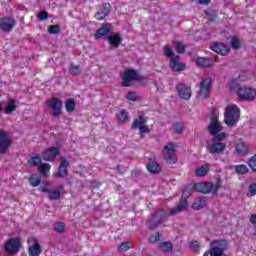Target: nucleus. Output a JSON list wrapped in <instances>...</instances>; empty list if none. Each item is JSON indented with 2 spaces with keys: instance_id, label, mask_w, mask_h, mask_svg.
<instances>
[{
  "instance_id": "f8f14e48",
  "label": "nucleus",
  "mask_w": 256,
  "mask_h": 256,
  "mask_svg": "<svg viewBox=\"0 0 256 256\" xmlns=\"http://www.w3.org/2000/svg\"><path fill=\"white\" fill-rule=\"evenodd\" d=\"M60 164L57 171L54 173L56 179H67L69 175V161L65 157H60Z\"/></svg>"
},
{
  "instance_id": "bb28decb",
  "label": "nucleus",
  "mask_w": 256,
  "mask_h": 256,
  "mask_svg": "<svg viewBox=\"0 0 256 256\" xmlns=\"http://www.w3.org/2000/svg\"><path fill=\"white\" fill-rule=\"evenodd\" d=\"M209 171H211V166L208 163H205L196 168L195 175L196 177H205L206 175H209Z\"/></svg>"
},
{
  "instance_id": "393cba45",
  "label": "nucleus",
  "mask_w": 256,
  "mask_h": 256,
  "mask_svg": "<svg viewBox=\"0 0 256 256\" xmlns=\"http://www.w3.org/2000/svg\"><path fill=\"white\" fill-rule=\"evenodd\" d=\"M185 209H187V198H181L179 204L170 210V215H177V213H181Z\"/></svg>"
},
{
  "instance_id": "4c0bfd02",
  "label": "nucleus",
  "mask_w": 256,
  "mask_h": 256,
  "mask_svg": "<svg viewBox=\"0 0 256 256\" xmlns=\"http://www.w3.org/2000/svg\"><path fill=\"white\" fill-rule=\"evenodd\" d=\"M83 71V68L79 65H72L69 68V73L70 75H79Z\"/></svg>"
},
{
  "instance_id": "f3484780",
  "label": "nucleus",
  "mask_w": 256,
  "mask_h": 256,
  "mask_svg": "<svg viewBox=\"0 0 256 256\" xmlns=\"http://www.w3.org/2000/svg\"><path fill=\"white\" fill-rule=\"evenodd\" d=\"M59 153H60L59 147L51 146L48 149L43 151L42 159L44 161H48L49 163H53V161L57 159V155H59Z\"/></svg>"
},
{
  "instance_id": "8fccbe9b",
  "label": "nucleus",
  "mask_w": 256,
  "mask_h": 256,
  "mask_svg": "<svg viewBox=\"0 0 256 256\" xmlns=\"http://www.w3.org/2000/svg\"><path fill=\"white\" fill-rule=\"evenodd\" d=\"M118 251L120 253H123L125 251H129V242H124V243L120 244L119 247H118Z\"/></svg>"
},
{
  "instance_id": "c9c22d12",
  "label": "nucleus",
  "mask_w": 256,
  "mask_h": 256,
  "mask_svg": "<svg viewBox=\"0 0 256 256\" xmlns=\"http://www.w3.org/2000/svg\"><path fill=\"white\" fill-rule=\"evenodd\" d=\"M48 33L50 35H57V33H61V26L58 24L48 26Z\"/></svg>"
},
{
  "instance_id": "a18cd8bd",
  "label": "nucleus",
  "mask_w": 256,
  "mask_h": 256,
  "mask_svg": "<svg viewBox=\"0 0 256 256\" xmlns=\"http://www.w3.org/2000/svg\"><path fill=\"white\" fill-rule=\"evenodd\" d=\"M225 137H227V134H225L224 132L221 133H217L214 135L212 141H216L218 143H221V141H223V139H225Z\"/></svg>"
},
{
  "instance_id": "de8ad7c7",
  "label": "nucleus",
  "mask_w": 256,
  "mask_h": 256,
  "mask_svg": "<svg viewBox=\"0 0 256 256\" xmlns=\"http://www.w3.org/2000/svg\"><path fill=\"white\" fill-rule=\"evenodd\" d=\"M209 58L199 57L196 59V65H209Z\"/></svg>"
},
{
  "instance_id": "72a5a7b5",
  "label": "nucleus",
  "mask_w": 256,
  "mask_h": 256,
  "mask_svg": "<svg viewBox=\"0 0 256 256\" xmlns=\"http://www.w3.org/2000/svg\"><path fill=\"white\" fill-rule=\"evenodd\" d=\"M65 229H67V226L63 222H56L54 224V231H56V233L63 234L65 233Z\"/></svg>"
},
{
  "instance_id": "4468645a",
  "label": "nucleus",
  "mask_w": 256,
  "mask_h": 256,
  "mask_svg": "<svg viewBox=\"0 0 256 256\" xmlns=\"http://www.w3.org/2000/svg\"><path fill=\"white\" fill-rule=\"evenodd\" d=\"M27 243L30 245L28 247L29 256H40L41 253H43V247H41L37 238L30 237L28 238Z\"/></svg>"
},
{
  "instance_id": "39448f33",
  "label": "nucleus",
  "mask_w": 256,
  "mask_h": 256,
  "mask_svg": "<svg viewBox=\"0 0 256 256\" xmlns=\"http://www.w3.org/2000/svg\"><path fill=\"white\" fill-rule=\"evenodd\" d=\"M167 219V212L164 209H159L152 214L151 219L147 220L146 225L150 231H153L154 229H157L161 223H165Z\"/></svg>"
},
{
  "instance_id": "4be33fe9",
  "label": "nucleus",
  "mask_w": 256,
  "mask_h": 256,
  "mask_svg": "<svg viewBox=\"0 0 256 256\" xmlns=\"http://www.w3.org/2000/svg\"><path fill=\"white\" fill-rule=\"evenodd\" d=\"M227 149V144L222 142L213 141L212 145L208 146V153L211 155L223 153Z\"/></svg>"
},
{
  "instance_id": "9b49d317",
  "label": "nucleus",
  "mask_w": 256,
  "mask_h": 256,
  "mask_svg": "<svg viewBox=\"0 0 256 256\" xmlns=\"http://www.w3.org/2000/svg\"><path fill=\"white\" fill-rule=\"evenodd\" d=\"M13 144L9 132L0 128V155H6L9 152V147Z\"/></svg>"
},
{
  "instance_id": "e433bc0d",
  "label": "nucleus",
  "mask_w": 256,
  "mask_h": 256,
  "mask_svg": "<svg viewBox=\"0 0 256 256\" xmlns=\"http://www.w3.org/2000/svg\"><path fill=\"white\" fill-rule=\"evenodd\" d=\"M175 48H176L177 53H179V55H183V53H185L186 46H185V44H183L182 41H177L175 43Z\"/></svg>"
},
{
  "instance_id": "aec40b11",
  "label": "nucleus",
  "mask_w": 256,
  "mask_h": 256,
  "mask_svg": "<svg viewBox=\"0 0 256 256\" xmlns=\"http://www.w3.org/2000/svg\"><path fill=\"white\" fill-rule=\"evenodd\" d=\"M111 31H113L112 23L102 24V26L94 34V39H101L103 37H107V35H111Z\"/></svg>"
},
{
  "instance_id": "6ab92c4d",
  "label": "nucleus",
  "mask_w": 256,
  "mask_h": 256,
  "mask_svg": "<svg viewBox=\"0 0 256 256\" xmlns=\"http://www.w3.org/2000/svg\"><path fill=\"white\" fill-rule=\"evenodd\" d=\"M176 91L180 99H184V101H189V99H191V95H193V92L191 91V87H187L183 83H180L176 86Z\"/></svg>"
},
{
  "instance_id": "5701e85b",
  "label": "nucleus",
  "mask_w": 256,
  "mask_h": 256,
  "mask_svg": "<svg viewBox=\"0 0 256 256\" xmlns=\"http://www.w3.org/2000/svg\"><path fill=\"white\" fill-rule=\"evenodd\" d=\"M222 130L223 127L221 126V123H219V120L217 118H212L208 126L210 135H217V133H221Z\"/></svg>"
},
{
  "instance_id": "3c124183",
  "label": "nucleus",
  "mask_w": 256,
  "mask_h": 256,
  "mask_svg": "<svg viewBox=\"0 0 256 256\" xmlns=\"http://www.w3.org/2000/svg\"><path fill=\"white\" fill-rule=\"evenodd\" d=\"M38 19L40 21H45V19H49V13H47V11H41L38 14Z\"/></svg>"
},
{
  "instance_id": "c756f323",
  "label": "nucleus",
  "mask_w": 256,
  "mask_h": 256,
  "mask_svg": "<svg viewBox=\"0 0 256 256\" xmlns=\"http://www.w3.org/2000/svg\"><path fill=\"white\" fill-rule=\"evenodd\" d=\"M16 110H17V102L15 101V99L8 100L6 107L4 109L5 115H11Z\"/></svg>"
},
{
  "instance_id": "ea45409f",
  "label": "nucleus",
  "mask_w": 256,
  "mask_h": 256,
  "mask_svg": "<svg viewBox=\"0 0 256 256\" xmlns=\"http://www.w3.org/2000/svg\"><path fill=\"white\" fill-rule=\"evenodd\" d=\"M29 183L32 187H39L41 185V178H37L34 175L29 177Z\"/></svg>"
},
{
  "instance_id": "13d9d810",
  "label": "nucleus",
  "mask_w": 256,
  "mask_h": 256,
  "mask_svg": "<svg viewBox=\"0 0 256 256\" xmlns=\"http://www.w3.org/2000/svg\"><path fill=\"white\" fill-rule=\"evenodd\" d=\"M206 15L209 18V21H211L212 23H215L217 19V14H211L209 12H206Z\"/></svg>"
},
{
  "instance_id": "79ce46f5",
  "label": "nucleus",
  "mask_w": 256,
  "mask_h": 256,
  "mask_svg": "<svg viewBox=\"0 0 256 256\" xmlns=\"http://www.w3.org/2000/svg\"><path fill=\"white\" fill-rule=\"evenodd\" d=\"M183 130H184L183 122H176L174 124V131L175 133H177V135H181L183 133Z\"/></svg>"
},
{
  "instance_id": "0e129e2a",
  "label": "nucleus",
  "mask_w": 256,
  "mask_h": 256,
  "mask_svg": "<svg viewBox=\"0 0 256 256\" xmlns=\"http://www.w3.org/2000/svg\"><path fill=\"white\" fill-rule=\"evenodd\" d=\"M117 171H121L122 173H125V166H123V165H118V166H117Z\"/></svg>"
},
{
  "instance_id": "2f4dec72",
  "label": "nucleus",
  "mask_w": 256,
  "mask_h": 256,
  "mask_svg": "<svg viewBox=\"0 0 256 256\" xmlns=\"http://www.w3.org/2000/svg\"><path fill=\"white\" fill-rule=\"evenodd\" d=\"M38 169H39V173L41 175H43L44 177H46L47 173H49V171H51V164L42 163V164H40V166H38Z\"/></svg>"
},
{
  "instance_id": "c03bdc74",
  "label": "nucleus",
  "mask_w": 256,
  "mask_h": 256,
  "mask_svg": "<svg viewBox=\"0 0 256 256\" xmlns=\"http://www.w3.org/2000/svg\"><path fill=\"white\" fill-rule=\"evenodd\" d=\"M125 99H127L128 101H137V93L135 91H129L126 95H125Z\"/></svg>"
},
{
  "instance_id": "603ef678",
  "label": "nucleus",
  "mask_w": 256,
  "mask_h": 256,
  "mask_svg": "<svg viewBox=\"0 0 256 256\" xmlns=\"http://www.w3.org/2000/svg\"><path fill=\"white\" fill-rule=\"evenodd\" d=\"M236 150L238 153H246L247 152V146H245L244 143H240L236 146Z\"/></svg>"
},
{
  "instance_id": "680f3d73",
  "label": "nucleus",
  "mask_w": 256,
  "mask_h": 256,
  "mask_svg": "<svg viewBox=\"0 0 256 256\" xmlns=\"http://www.w3.org/2000/svg\"><path fill=\"white\" fill-rule=\"evenodd\" d=\"M250 223H252V225H256V213L250 215Z\"/></svg>"
},
{
  "instance_id": "a211bd4d",
  "label": "nucleus",
  "mask_w": 256,
  "mask_h": 256,
  "mask_svg": "<svg viewBox=\"0 0 256 256\" xmlns=\"http://www.w3.org/2000/svg\"><path fill=\"white\" fill-rule=\"evenodd\" d=\"M40 190L42 193H48V198L50 201H57L61 199V191L51 188L47 183L44 186H41Z\"/></svg>"
},
{
  "instance_id": "c85d7f7f",
  "label": "nucleus",
  "mask_w": 256,
  "mask_h": 256,
  "mask_svg": "<svg viewBox=\"0 0 256 256\" xmlns=\"http://www.w3.org/2000/svg\"><path fill=\"white\" fill-rule=\"evenodd\" d=\"M123 41V38L121 37V34L116 33L114 35H110L108 37V43L111 45V47H119Z\"/></svg>"
},
{
  "instance_id": "6e6552de",
  "label": "nucleus",
  "mask_w": 256,
  "mask_h": 256,
  "mask_svg": "<svg viewBox=\"0 0 256 256\" xmlns=\"http://www.w3.org/2000/svg\"><path fill=\"white\" fill-rule=\"evenodd\" d=\"M176 147L177 145L175 142H168L167 145L162 149V155L168 165H175V163L179 161L177 154H175Z\"/></svg>"
},
{
  "instance_id": "473e14b6",
  "label": "nucleus",
  "mask_w": 256,
  "mask_h": 256,
  "mask_svg": "<svg viewBox=\"0 0 256 256\" xmlns=\"http://www.w3.org/2000/svg\"><path fill=\"white\" fill-rule=\"evenodd\" d=\"M235 171L238 175H247L249 167H247L245 164H239L235 166Z\"/></svg>"
},
{
  "instance_id": "49530a36",
  "label": "nucleus",
  "mask_w": 256,
  "mask_h": 256,
  "mask_svg": "<svg viewBox=\"0 0 256 256\" xmlns=\"http://www.w3.org/2000/svg\"><path fill=\"white\" fill-rule=\"evenodd\" d=\"M157 241H161V233L159 232H156L149 238V243H157Z\"/></svg>"
},
{
  "instance_id": "9d476101",
  "label": "nucleus",
  "mask_w": 256,
  "mask_h": 256,
  "mask_svg": "<svg viewBox=\"0 0 256 256\" xmlns=\"http://www.w3.org/2000/svg\"><path fill=\"white\" fill-rule=\"evenodd\" d=\"M211 87H213V78L205 77L199 84L198 97L199 99H207L209 93H211Z\"/></svg>"
},
{
  "instance_id": "7ed1b4c3",
  "label": "nucleus",
  "mask_w": 256,
  "mask_h": 256,
  "mask_svg": "<svg viewBox=\"0 0 256 256\" xmlns=\"http://www.w3.org/2000/svg\"><path fill=\"white\" fill-rule=\"evenodd\" d=\"M223 187V181L218 179L215 182L204 181L198 182L193 185V190L198 193H203V195H209V193H213V195H219V189Z\"/></svg>"
},
{
  "instance_id": "f257e3e1",
  "label": "nucleus",
  "mask_w": 256,
  "mask_h": 256,
  "mask_svg": "<svg viewBox=\"0 0 256 256\" xmlns=\"http://www.w3.org/2000/svg\"><path fill=\"white\" fill-rule=\"evenodd\" d=\"M243 75H239L238 78H233L230 83V89L236 91L240 101H255L256 90L251 87H239V81H245Z\"/></svg>"
},
{
  "instance_id": "f704fd0d",
  "label": "nucleus",
  "mask_w": 256,
  "mask_h": 256,
  "mask_svg": "<svg viewBox=\"0 0 256 256\" xmlns=\"http://www.w3.org/2000/svg\"><path fill=\"white\" fill-rule=\"evenodd\" d=\"M127 119H129V112L127 110H121L118 114V121L120 123H127Z\"/></svg>"
},
{
  "instance_id": "09e8293b",
  "label": "nucleus",
  "mask_w": 256,
  "mask_h": 256,
  "mask_svg": "<svg viewBox=\"0 0 256 256\" xmlns=\"http://www.w3.org/2000/svg\"><path fill=\"white\" fill-rule=\"evenodd\" d=\"M170 67L174 72L185 71L187 69V65H171Z\"/></svg>"
},
{
  "instance_id": "1a4fd4ad",
  "label": "nucleus",
  "mask_w": 256,
  "mask_h": 256,
  "mask_svg": "<svg viewBox=\"0 0 256 256\" xmlns=\"http://www.w3.org/2000/svg\"><path fill=\"white\" fill-rule=\"evenodd\" d=\"M3 251L9 255H17L21 251V238L13 237L6 240L3 245Z\"/></svg>"
},
{
  "instance_id": "b1692460",
  "label": "nucleus",
  "mask_w": 256,
  "mask_h": 256,
  "mask_svg": "<svg viewBox=\"0 0 256 256\" xmlns=\"http://www.w3.org/2000/svg\"><path fill=\"white\" fill-rule=\"evenodd\" d=\"M146 169L147 171H149V173L157 174V173H161V170L163 168L161 167V164H159L153 158H149L148 164L146 165Z\"/></svg>"
},
{
  "instance_id": "864d4df0",
  "label": "nucleus",
  "mask_w": 256,
  "mask_h": 256,
  "mask_svg": "<svg viewBox=\"0 0 256 256\" xmlns=\"http://www.w3.org/2000/svg\"><path fill=\"white\" fill-rule=\"evenodd\" d=\"M248 191L250 193V197H255L256 195V183L250 184Z\"/></svg>"
},
{
  "instance_id": "58836bf2",
  "label": "nucleus",
  "mask_w": 256,
  "mask_h": 256,
  "mask_svg": "<svg viewBox=\"0 0 256 256\" xmlns=\"http://www.w3.org/2000/svg\"><path fill=\"white\" fill-rule=\"evenodd\" d=\"M248 167L249 169H251V171H254V173H256V154L249 158Z\"/></svg>"
},
{
  "instance_id": "bf43d9fd",
  "label": "nucleus",
  "mask_w": 256,
  "mask_h": 256,
  "mask_svg": "<svg viewBox=\"0 0 256 256\" xmlns=\"http://www.w3.org/2000/svg\"><path fill=\"white\" fill-rule=\"evenodd\" d=\"M91 187H92V189H99V187H101V182H99L97 180H92Z\"/></svg>"
},
{
  "instance_id": "a19ab883",
  "label": "nucleus",
  "mask_w": 256,
  "mask_h": 256,
  "mask_svg": "<svg viewBox=\"0 0 256 256\" xmlns=\"http://www.w3.org/2000/svg\"><path fill=\"white\" fill-rule=\"evenodd\" d=\"M231 47L234 50L241 49V41H239L235 36L231 39Z\"/></svg>"
},
{
  "instance_id": "20e7f679",
  "label": "nucleus",
  "mask_w": 256,
  "mask_h": 256,
  "mask_svg": "<svg viewBox=\"0 0 256 256\" xmlns=\"http://www.w3.org/2000/svg\"><path fill=\"white\" fill-rule=\"evenodd\" d=\"M239 119H241V109L238 105H229L225 108L224 123L228 127H235L239 123Z\"/></svg>"
},
{
  "instance_id": "7c9ffc66",
  "label": "nucleus",
  "mask_w": 256,
  "mask_h": 256,
  "mask_svg": "<svg viewBox=\"0 0 256 256\" xmlns=\"http://www.w3.org/2000/svg\"><path fill=\"white\" fill-rule=\"evenodd\" d=\"M76 106H77V103L73 98L67 99L65 102V109L68 113H72V111H75Z\"/></svg>"
},
{
  "instance_id": "0eeeda50",
  "label": "nucleus",
  "mask_w": 256,
  "mask_h": 256,
  "mask_svg": "<svg viewBox=\"0 0 256 256\" xmlns=\"http://www.w3.org/2000/svg\"><path fill=\"white\" fill-rule=\"evenodd\" d=\"M229 249V242L226 239L213 240L210 243V256H223Z\"/></svg>"
},
{
  "instance_id": "4d7b16f0",
  "label": "nucleus",
  "mask_w": 256,
  "mask_h": 256,
  "mask_svg": "<svg viewBox=\"0 0 256 256\" xmlns=\"http://www.w3.org/2000/svg\"><path fill=\"white\" fill-rule=\"evenodd\" d=\"M199 247H201V245L199 244V241L194 240L190 243V249H199Z\"/></svg>"
},
{
  "instance_id": "e2e57ef3",
  "label": "nucleus",
  "mask_w": 256,
  "mask_h": 256,
  "mask_svg": "<svg viewBox=\"0 0 256 256\" xmlns=\"http://www.w3.org/2000/svg\"><path fill=\"white\" fill-rule=\"evenodd\" d=\"M211 3V0H199L200 5H209Z\"/></svg>"
},
{
  "instance_id": "dca6fc26",
  "label": "nucleus",
  "mask_w": 256,
  "mask_h": 256,
  "mask_svg": "<svg viewBox=\"0 0 256 256\" xmlns=\"http://www.w3.org/2000/svg\"><path fill=\"white\" fill-rule=\"evenodd\" d=\"M210 49L211 51H214V53H217L218 55H222L223 57L231 53V48L222 42H212L210 44Z\"/></svg>"
},
{
  "instance_id": "f03ea898",
  "label": "nucleus",
  "mask_w": 256,
  "mask_h": 256,
  "mask_svg": "<svg viewBox=\"0 0 256 256\" xmlns=\"http://www.w3.org/2000/svg\"><path fill=\"white\" fill-rule=\"evenodd\" d=\"M121 87H133V81L140 85H147V77L140 75L138 70L127 69L121 75Z\"/></svg>"
},
{
  "instance_id": "ddd939ff",
  "label": "nucleus",
  "mask_w": 256,
  "mask_h": 256,
  "mask_svg": "<svg viewBox=\"0 0 256 256\" xmlns=\"http://www.w3.org/2000/svg\"><path fill=\"white\" fill-rule=\"evenodd\" d=\"M48 107L52 109L53 117H61L63 114V101L57 97H52L48 101Z\"/></svg>"
},
{
  "instance_id": "6e6d98bb",
  "label": "nucleus",
  "mask_w": 256,
  "mask_h": 256,
  "mask_svg": "<svg viewBox=\"0 0 256 256\" xmlns=\"http://www.w3.org/2000/svg\"><path fill=\"white\" fill-rule=\"evenodd\" d=\"M170 65H184V64L179 63V55H176L172 59H170Z\"/></svg>"
},
{
  "instance_id": "052dcab7",
  "label": "nucleus",
  "mask_w": 256,
  "mask_h": 256,
  "mask_svg": "<svg viewBox=\"0 0 256 256\" xmlns=\"http://www.w3.org/2000/svg\"><path fill=\"white\" fill-rule=\"evenodd\" d=\"M183 195H192L193 194V189L191 187H186L182 191Z\"/></svg>"
},
{
  "instance_id": "a878e982",
  "label": "nucleus",
  "mask_w": 256,
  "mask_h": 256,
  "mask_svg": "<svg viewBox=\"0 0 256 256\" xmlns=\"http://www.w3.org/2000/svg\"><path fill=\"white\" fill-rule=\"evenodd\" d=\"M43 163V158L39 154H31L28 159L30 167H39Z\"/></svg>"
},
{
  "instance_id": "37998d69",
  "label": "nucleus",
  "mask_w": 256,
  "mask_h": 256,
  "mask_svg": "<svg viewBox=\"0 0 256 256\" xmlns=\"http://www.w3.org/2000/svg\"><path fill=\"white\" fill-rule=\"evenodd\" d=\"M163 51H164L165 57H167L168 59H171V57L175 55L173 53V49L171 48V46H164Z\"/></svg>"
},
{
  "instance_id": "338daca9",
  "label": "nucleus",
  "mask_w": 256,
  "mask_h": 256,
  "mask_svg": "<svg viewBox=\"0 0 256 256\" xmlns=\"http://www.w3.org/2000/svg\"><path fill=\"white\" fill-rule=\"evenodd\" d=\"M0 111H3V104L0 102Z\"/></svg>"
},
{
  "instance_id": "423d86ee",
  "label": "nucleus",
  "mask_w": 256,
  "mask_h": 256,
  "mask_svg": "<svg viewBox=\"0 0 256 256\" xmlns=\"http://www.w3.org/2000/svg\"><path fill=\"white\" fill-rule=\"evenodd\" d=\"M131 129H138L141 139H145V135H147V133H151V128L147 125V118L143 114L133 120Z\"/></svg>"
},
{
  "instance_id": "69168bd1",
  "label": "nucleus",
  "mask_w": 256,
  "mask_h": 256,
  "mask_svg": "<svg viewBox=\"0 0 256 256\" xmlns=\"http://www.w3.org/2000/svg\"><path fill=\"white\" fill-rule=\"evenodd\" d=\"M209 255H211V249L206 251V252H204V254H203V256H209Z\"/></svg>"
},
{
  "instance_id": "2eb2a0df",
  "label": "nucleus",
  "mask_w": 256,
  "mask_h": 256,
  "mask_svg": "<svg viewBox=\"0 0 256 256\" xmlns=\"http://www.w3.org/2000/svg\"><path fill=\"white\" fill-rule=\"evenodd\" d=\"M15 25H17V21L12 17H3L0 18V30L4 33H11L13 29H15Z\"/></svg>"
},
{
  "instance_id": "412c9836",
  "label": "nucleus",
  "mask_w": 256,
  "mask_h": 256,
  "mask_svg": "<svg viewBox=\"0 0 256 256\" xmlns=\"http://www.w3.org/2000/svg\"><path fill=\"white\" fill-rule=\"evenodd\" d=\"M111 14V4L104 3L102 8H100L97 13H95L94 17L97 21H103L108 15Z\"/></svg>"
},
{
  "instance_id": "5fc2aeb1",
  "label": "nucleus",
  "mask_w": 256,
  "mask_h": 256,
  "mask_svg": "<svg viewBox=\"0 0 256 256\" xmlns=\"http://www.w3.org/2000/svg\"><path fill=\"white\" fill-rule=\"evenodd\" d=\"M160 247L161 248H163V247H166V249L168 250V251H171L172 249H173V243H171V242H162L161 244H160Z\"/></svg>"
},
{
  "instance_id": "cd10ccee",
  "label": "nucleus",
  "mask_w": 256,
  "mask_h": 256,
  "mask_svg": "<svg viewBox=\"0 0 256 256\" xmlns=\"http://www.w3.org/2000/svg\"><path fill=\"white\" fill-rule=\"evenodd\" d=\"M205 205H207V197H199L196 198V200L192 204V209H194V211H201V209H203Z\"/></svg>"
}]
</instances>
